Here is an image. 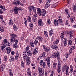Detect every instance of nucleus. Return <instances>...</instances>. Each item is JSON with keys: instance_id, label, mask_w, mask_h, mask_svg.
<instances>
[{"instance_id": "nucleus-15", "label": "nucleus", "mask_w": 76, "mask_h": 76, "mask_svg": "<svg viewBox=\"0 0 76 76\" xmlns=\"http://www.w3.org/2000/svg\"><path fill=\"white\" fill-rule=\"evenodd\" d=\"M61 39L62 40H63L64 38V33H61L60 36Z\"/></svg>"}, {"instance_id": "nucleus-52", "label": "nucleus", "mask_w": 76, "mask_h": 76, "mask_svg": "<svg viewBox=\"0 0 76 76\" xmlns=\"http://www.w3.org/2000/svg\"><path fill=\"white\" fill-rule=\"evenodd\" d=\"M19 58V56H16L15 58V60H18Z\"/></svg>"}, {"instance_id": "nucleus-63", "label": "nucleus", "mask_w": 76, "mask_h": 76, "mask_svg": "<svg viewBox=\"0 0 76 76\" xmlns=\"http://www.w3.org/2000/svg\"><path fill=\"white\" fill-rule=\"evenodd\" d=\"M42 55H43V57H45V53L43 52V53Z\"/></svg>"}, {"instance_id": "nucleus-19", "label": "nucleus", "mask_w": 76, "mask_h": 76, "mask_svg": "<svg viewBox=\"0 0 76 76\" xmlns=\"http://www.w3.org/2000/svg\"><path fill=\"white\" fill-rule=\"evenodd\" d=\"M28 75H29V76H31V70H30V68H28Z\"/></svg>"}, {"instance_id": "nucleus-27", "label": "nucleus", "mask_w": 76, "mask_h": 76, "mask_svg": "<svg viewBox=\"0 0 76 76\" xmlns=\"http://www.w3.org/2000/svg\"><path fill=\"white\" fill-rule=\"evenodd\" d=\"M56 66H57V63H54L53 64V69H56Z\"/></svg>"}, {"instance_id": "nucleus-18", "label": "nucleus", "mask_w": 76, "mask_h": 76, "mask_svg": "<svg viewBox=\"0 0 76 76\" xmlns=\"http://www.w3.org/2000/svg\"><path fill=\"white\" fill-rule=\"evenodd\" d=\"M11 36H12L11 37H13V38H15L17 37V35H16V34L13 33V34H11Z\"/></svg>"}, {"instance_id": "nucleus-38", "label": "nucleus", "mask_w": 76, "mask_h": 76, "mask_svg": "<svg viewBox=\"0 0 76 76\" xmlns=\"http://www.w3.org/2000/svg\"><path fill=\"white\" fill-rule=\"evenodd\" d=\"M5 47H6V45H4V46H1V50H4V49Z\"/></svg>"}, {"instance_id": "nucleus-39", "label": "nucleus", "mask_w": 76, "mask_h": 76, "mask_svg": "<svg viewBox=\"0 0 76 76\" xmlns=\"http://www.w3.org/2000/svg\"><path fill=\"white\" fill-rule=\"evenodd\" d=\"M11 51V48H9V50H8V51H7V54H10V53Z\"/></svg>"}, {"instance_id": "nucleus-48", "label": "nucleus", "mask_w": 76, "mask_h": 76, "mask_svg": "<svg viewBox=\"0 0 76 76\" xmlns=\"http://www.w3.org/2000/svg\"><path fill=\"white\" fill-rule=\"evenodd\" d=\"M0 8L2 9H3V10H5V8L4 7V8H3V6H2V5L0 6Z\"/></svg>"}, {"instance_id": "nucleus-51", "label": "nucleus", "mask_w": 76, "mask_h": 76, "mask_svg": "<svg viewBox=\"0 0 76 76\" xmlns=\"http://www.w3.org/2000/svg\"><path fill=\"white\" fill-rule=\"evenodd\" d=\"M33 16H34V18H37V15L36 12L34 13Z\"/></svg>"}, {"instance_id": "nucleus-35", "label": "nucleus", "mask_w": 76, "mask_h": 76, "mask_svg": "<svg viewBox=\"0 0 76 76\" xmlns=\"http://www.w3.org/2000/svg\"><path fill=\"white\" fill-rule=\"evenodd\" d=\"M13 48H18V45L17 44L15 43L13 44Z\"/></svg>"}, {"instance_id": "nucleus-32", "label": "nucleus", "mask_w": 76, "mask_h": 76, "mask_svg": "<svg viewBox=\"0 0 76 76\" xmlns=\"http://www.w3.org/2000/svg\"><path fill=\"white\" fill-rule=\"evenodd\" d=\"M50 4L46 3L45 6V9H47V8H48L49 6H50Z\"/></svg>"}, {"instance_id": "nucleus-26", "label": "nucleus", "mask_w": 76, "mask_h": 76, "mask_svg": "<svg viewBox=\"0 0 76 76\" xmlns=\"http://www.w3.org/2000/svg\"><path fill=\"white\" fill-rule=\"evenodd\" d=\"M27 20L28 22H31V18L29 16H28V18H27Z\"/></svg>"}, {"instance_id": "nucleus-10", "label": "nucleus", "mask_w": 76, "mask_h": 76, "mask_svg": "<svg viewBox=\"0 0 76 76\" xmlns=\"http://www.w3.org/2000/svg\"><path fill=\"white\" fill-rule=\"evenodd\" d=\"M51 47L53 49H54V50H57V48H58V47L56 45H52L51 46Z\"/></svg>"}, {"instance_id": "nucleus-57", "label": "nucleus", "mask_w": 76, "mask_h": 76, "mask_svg": "<svg viewBox=\"0 0 76 76\" xmlns=\"http://www.w3.org/2000/svg\"><path fill=\"white\" fill-rule=\"evenodd\" d=\"M66 25H69L68 20H66Z\"/></svg>"}, {"instance_id": "nucleus-20", "label": "nucleus", "mask_w": 76, "mask_h": 76, "mask_svg": "<svg viewBox=\"0 0 76 76\" xmlns=\"http://www.w3.org/2000/svg\"><path fill=\"white\" fill-rule=\"evenodd\" d=\"M37 38L39 39L40 41H41V42H42V41H44V39H43L42 37L41 36H38Z\"/></svg>"}, {"instance_id": "nucleus-46", "label": "nucleus", "mask_w": 76, "mask_h": 76, "mask_svg": "<svg viewBox=\"0 0 76 76\" xmlns=\"http://www.w3.org/2000/svg\"><path fill=\"white\" fill-rule=\"evenodd\" d=\"M1 68L3 69H4V68H5V65L4 64L2 65L1 66Z\"/></svg>"}, {"instance_id": "nucleus-12", "label": "nucleus", "mask_w": 76, "mask_h": 76, "mask_svg": "<svg viewBox=\"0 0 76 76\" xmlns=\"http://www.w3.org/2000/svg\"><path fill=\"white\" fill-rule=\"evenodd\" d=\"M42 15L43 16H44L46 14V10L45 9H42Z\"/></svg>"}, {"instance_id": "nucleus-13", "label": "nucleus", "mask_w": 76, "mask_h": 76, "mask_svg": "<svg viewBox=\"0 0 76 76\" xmlns=\"http://www.w3.org/2000/svg\"><path fill=\"white\" fill-rule=\"evenodd\" d=\"M73 37V33H72V31H70L69 32V37L70 38H72Z\"/></svg>"}, {"instance_id": "nucleus-21", "label": "nucleus", "mask_w": 76, "mask_h": 76, "mask_svg": "<svg viewBox=\"0 0 76 76\" xmlns=\"http://www.w3.org/2000/svg\"><path fill=\"white\" fill-rule=\"evenodd\" d=\"M10 41L11 42H14L15 41V38L12 37H11Z\"/></svg>"}, {"instance_id": "nucleus-25", "label": "nucleus", "mask_w": 76, "mask_h": 76, "mask_svg": "<svg viewBox=\"0 0 76 76\" xmlns=\"http://www.w3.org/2000/svg\"><path fill=\"white\" fill-rule=\"evenodd\" d=\"M24 24L26 26H27V20H26V18H24Z\"/></svg>"}, {"instance_id": "nucleus-30", "label": "nucleus", "mask_w": 76, "mask_h": 76, "mask_svg": "<svg viewBox=\"0 0 76 76\" xmlns=\"http://www.w3.org/2000/svg\"><path fill=\"white\" fill-rule=\"evenodd\" d=\"M9 24L11 25H13V21L10 20L9 21Z\"/></svg>"}, {"instance_id": "nucleus-7", "label": "nucleus", "mask_w": 76, "mask_h": 76, "mask_svg": "<svg viewBox=\"0 0 76 76\" xmlns=\"http://www.w3.org/2000/svg\"><path fill=\"white\" fill-rule=\"evenodd\" d=\"M12 3L13 4H14V5H16V6H17L18 4V5H21V4H22L21 2L18 0H17L16 2H13Z\"/></svg>"}, {"instance_id": "nucleus-1", "label": "nucleus", "mask_w": 76, "mask_h": 76, "mask_svg": "<svg viewBox=\"0 0 76 76\" xmlns=\"http://www.w3.org/2000/svg\"><path fill=\"white\" fill-rule=\"evenodd\" d=\"M59 54V52H57V53L54 54L53 56H51L50 57L46 59V61H47V64L49 67H50V58H51V57L52 58H56V57L59 58L60 57Z\"/></svg>"}, {"instance_id": "nucleus-24", "label": "nucleus", "mask_w": 76, "mask_h": 76, "mask_svg": "<svg viewBox=\"0 0 76 76\" xmlns=\"http://www.w3.org/2000/svg\"><path fill=\"white\" fill-rule=\"evenodd\" d=\"M13 26V29L15 31H16L18 29V28L15 25H14Z\"/></svg>"}, {"instance_id": "nucleus-9", "label": "nucleus", "mask_w": 76, "mask_h": 76, "mask_svg": "<svg viewBox=\"0 0 76 76\" xmlns=\"http://www.w3.org/2000/svg\"><path fill=\"white\" fill-rule=\"evenodd\" d=\"M37 12L38 15L39 16H41V15H42V14H41V10L40 8H38L37 10Z\"/></svg>"}, {"instance_id": "nucleus-62", "label": "nucleus", "mask_w": 76, "mask_h": 76, "mask_svg": "<svg viewBox=\"0 0 76 76\" xmlns=\"http://www.w3.org/2000/svg\"><path fill=\"white\" fill-rule=\"evenodd\" d=\"M3 13V11L1 9L0 10V14H2Z\"/></svg>"}, {"instance_id": "nucleus-2", "label": "nucleus", "mask_w": 76, "mask_h": 76, "mask_svg": "<svg viewBox=\"0 0 76 76\" xmlns=\"http://www.w3.org/2000/svg\"><path fill=\"white\" fill-rule=\"evenodd\" d=\"M38 71L39 72V75L40 76H44V69L42 68H41L39 66H38Z\"/></svg>"}, {"instance_id": "nucleus-31", "label": "nucleus", "mask_w": 76, "mask_h": 76, "mask_svg": "<svg viewBox=\"0 0 76 76\" xmlns=\"http://www.w3.org/2000/svg\"><path fill=\"white\" fill-rule=\"evenodd\" d=\"M44 34L45 37H48V34H47V31H44Z\"/></svg>"}, {"instance_id": "nucleus-36", "label": "nucleus", "mask_w": 76, "mask_h": 76, "mask_svg": "<svg viewBox=\"0 0 76 76\" xmlns=\"http://www.w3.org/2000/svg\"><path fill=\"white\" fill-rule=\"evenodd\" d=\"M38 42V39H36L34 41V44L35 45H37Z\"/></svg>"}, {"instance_id": "nucleus-54", "label": "nucleus", "mask_w": 76, "mask_h": 76, "mask_svg": "<svg viewBox=\"0 0 76 76\" xmlns=\"http://www.w3.org/2000/svg\"><path fill=\"white\" fill-rule=\"evenodd\" d=\"M4 60L5 61L7 60V56H5L4 58Z\"/></svg>"}, {"instance_id": "nucleus-17", "label": "nucleus", "mask_w": 76, "mask_h": 76, "mask_svg": "<svg viewBox=\"0 0 76 76\" xmlns=\"http://www.w3.org/2000/svg\"><path fill=\"white\" fill-rule=\"evenodd\" d=\"M27 55L29 56H31L32 55V52L31 50H28L27 51Z\"/></svg>"}, {"instance_id": "nucleus-6", "label": "nucleus", "mask_w": 76, "mask_h": 76, "mask_svg": "<svg viewBox=\"0 0 76 76\" xmlns=\"http://www.w3.org/2000/svg\"><path fill=\"white\" fill-rule=\"evenodd\" d=\"M14 10L15 13V14H18V11L19 10H22V9H20V8L19 7V8H18V7H15L14 8Z\"/></svg>"}, {"instance_id": "nucleus-8", "label": "nucleus", "mask_w": 76, "mask_h": 76, "mask_svg": "<svg viewBox=\"0 0 76 76\" xmlns=\"http://www.w3.org/2000/svg\"><path fill=\"white\" fill-rule=\"evenodd\" d=\"M75 48V46H71L70 49L69 50V54H72V52H73V50Z\"/></svg>"}, {"instance_id": "nucleus-34", "label": "nucleus", "mask_w": 76, "mask_h": 76, "mask_svg": "<svg viewBox=\"0 0 76 76\" xmlns=\"http://www.w3.org/2000/svg\"><path fill=\"white\" fill-rule=\"evenodd\" d=\"M21 67L23 68L24 67V62L23 61H22L21 63Z\"/></svg>"}, {"instance_id": "nucleus-29", "label": "nucleus", "mask_w": 76, "mask_h": 76, "mask_svg": "<svg viewBox=\"0 0 76 76\" xmlns=\"http://www.w3.org/2000/svg\"><path fill=\"white\" fill-rule=\"evenodd\" d=\"M67 40H64V46H66V45H67Z\"/></svg>"}, {"instance_id": "nucleus-50", "label": "nucleus", "mask_w": 76, "mask_h": 76, "mask_svg": "<svg viewBox=\"0 0 76 76\" xmlns=\"http://www.w3.org/2000/svg\"><path fill=\"white\" fill-rule=\"evenodd\" d=\"M56 6V4H53L51 6V7L52 8H54Z\"/></svg>"}, {"instance_id": "nucleus-43", "label": "nucleus", "mask_w": 76, "mask_h": 76, "mask_svg": "<svg viewBox=\"0 0 76 76\" xmlns=\"http://www.w3.org/2000/svg\"><path fill=\"white\" fill-rule=\"evenodd\" d=\"M30 44L31 45L32 47H34V43L32 42H30Z\"/></svg>"}, {"instance_id": "nucleus-56", "label": "nucleus", "mask_w": 76, "mask_h": 76, "mask_svg": "<svg viewBox=\"0 0 76 76\" xmlns=\"http://www.w3.org/2000/svg\"><path fill=\"white\" fill-rule=\"evenodd\" d=\"M0 19L1 20H3V16L1 15H0Z\"/></svg>"}, {"instance_id": "nucleus-33", "label": "nucleus", "mask_w": 76, "mask_h": 76, "mask_svg": "<svg viewBox=\"0 0 76 76\" xmlns=\"http://www.w3.org/2000/svg\"><path fill=\"white\" fill-rule=\"evenodd\" d=\"M58 21L60 23H61V25L63 24V20H62V19H58Z\"/></svg>"}, {"instance_id": "nucleus-4", "label": "nucleus", "mask_w": 76, "mask_h": 76, "mask_svg": "<svg viewBox=\"0 0 76 76\" xmlns=\"http://www.w3.org/2000/svg\"><path fill=\"white\" fill-rule=\"evenodd\" d=\"M29 11L30 12H32V10L34 12H36V9L34 6H31L28 7Z\"/></svg>"}, {"instance_id": "nucleus-44", "label": "nucleus", "mask_w": 76, "mask_h": 76, "mask_svg": "<svg viewBox=\"0 0 76 76\" xmlns=\"http://www.w3.org/2000/svg\"><path fill=\"white\" fill-rule=\"evenodd\" d=\"M23 58L24 59H25L26 58V57H27V55H23Z\"/></svg>"}, {"instance_id": "nucleus-53", "label": "nucleus", "mask_w": 76, "mask_h": 76, "mask_svg": "<svg viewBox=\"0 0 76 76\" xmlns=\"http://www.w3.org/2000/svg\"><path fill=\"white\" fill-rule=\"evenodd\" d=\"M37 53V50L36 49L34 50V52H33V54H35Z\"/></svg>"}, {"instance_id": "nucleus-3", "label": "nucleus", "mask_w": 76, "mask_h": 76, "mask_svg": "<svg viewBox=\"0 0 76 76\" xmlns=\"http://www.w3.org/2000/svg\"><path fill=\"white\" fill-rule=\"evenodd\" d=\"M58 68L57 69V72L59 73L61 72V66H60V61H58Z\"/></svg>"}, {"instance_id": "nucleus-45", "label": "nucleus", "mask_w": 76, "mask_h": 76, "mask_svg": "<svg viewBox=\"0 0 76 76\" xmlns=\"http://www.w3.org/2000/svg\"><path fill=\"white\" fill-rule=\"evenodd\" d=\"M59 42V40L57 39L56 41L55 42V44H58Z\"/></svg>"}, {"instance_id": "nucleus-60", "label": "nucleus", "mask_w": 76, "mask_h": 76, "mask_svg": "<svg viewBox=\"0 0 76 76\" xmlns=\"http://www.w3.org/2000/svg\"><path fill=\"white\" fill-rule=\"evenodd\" d=\"M18 40L17 39H15V44H18Z\"/></svg>"}, {"instance_id": "nucleus-16", "label": "nucleus", "mask_w": 76, "mask_h": 76, "mask_svg": "<svg viewBox=\"0 0 76 76\" xmlns=\"http://www.w3.org/2000/svg\"><path fill=\"white\" fill-rule=\"evenodd\" d=\"M38 23L39 26H41L42 23V20H39L38 21Z\"/></svg>"}, {"instance_id": "nucleus-5", "label": "nucleus", "mask_w": 76, "mask_h": 76, "mask_svg": "<svg viewBox=\"0 0 76 76\" xmlns=\"http://www.w3.org/2000/svg\"><path fill=\"white\" fill-rule=\"evenodd\" d=\"M2 44H3V45H6V44L8 46H10V43H9V42H7V40L5 39L3 41Z\"/></svg>"}, {"instance_id": "nucleus-55", "label": "nucleus", "mask_w": 76, "mask_h": 76, "mask_svg": "<svg viewBox=\"0 0 76 76\" xmlns=\"http://www.w3.org/2000/svg\"><path fill=\"white\" fill-rule=\"evenodd\" d=\"M10 58L11 59V60H12V61H14V59L13 57L12 56H10Z\"/></svg>"}, {"instance_id": "nucleus-37", "label": "nucleus", "mask_w": 76, "mask_h": 76, "mask_svg": "<svg viewBox=\"0 0 76 76\" xmlns=\"http://www.w3.org/2000/svg\"><path fill=\"white\" fill-rule=\"evenodd\" d=\"M0 31L2 32H3L4 31V28L2 27H0Z\"/></svg>"}, {"instance_id": "nucleus-11", "label": "nucleus", "mask_w": 76, "mask_h": 76, "mask_svg": "<svg viewBox=\"0 0 76 76\" xmlns=\"http://www.w3.org/2000/svg\"><path fill=\"white\" fill-rule=\"evenodd\" d=\"M54 24L55 25H58V20L55 19L54 20Z\"/></svg>"}, {"instance_id": "nucleus-58", "label": "nucleus", "mask_w": 76, "mask_h": 76, "mask_svg": "<svg viewBox=\"0 0 76 76\" xmlns=\"http://www.w3.org/2000/svg\"><path fill=\"white\" fill-rule=\"evenodd\" d=\"M29 50V48L28 47L26 48V51H28Z\"/></svg>"}, {"instance_id": "nucleus-22", "label": "nucleus", "mask_w": 76, "mask_h": 76, "mask_svg": "<svg viewBox=\"0 0 76 76\" xmlns=\"http://www.w3.org/2000/svg\"><path fill=\"white\" fill-rule=\"evenodd\" d=\"M68 45H72V42L70 40H68Z\"/></svg>"}, {"instance_id": "nucleus-59", "label": "nucleus", "mask_w": 76, "mask_h": 76, "mask_svg": "<svg viewBox=\"0 0 76 76\" xmlns=\"http://www.w3.org/2000/svg\"><path fill=\"white\" fill-rule=\"evenodd\" d=\"M26 55V52L25 51H24L23 53V55Z\"/></svg>"}, {"instance_id": "nucleus-41", "label": "nucleus", "mask_w": 76, "mask_h": 76, "mask_svg": "<svg viewBox=\"0 0 76 76\" xmlns=\"http://www.w3.org/2000/svg\"><path fill=\"white\" fill-rule=\"evenodd\" d=\"M46 66V64H45V62H43V67L44 68H45Z\"/></svg>"}, {"instance_id": "nucleus-64", "label": "nucleus", "mask_w": 76, "mask_h": 76, "mask_svg": "<svg viewBox=\"0 0 76 76\" xmlns=\"http://www.w3.org/2000/svg\"><path fill=\"white\" fill-rule=\"evenodd\" d=\"M72 26L73 28H76V24L73 25Z\"/></svg>"}, {"instance_id": "nucleus-28", "label": "nucleus", "mask_w": 76, "mask_h": 76, "mask_svg": "<svg viewBox=\"0 0 76 76\" xmlns=\"http://www.w3.org/2000/svg\"><path fill=\"white\" fill-rule=\"evenodd\" d=\"M49 35L50 36H51L52 35H53V31L52 30H50L49 32Z\"/></svg>"}, {"instance_id": "nucleus-61", "label": "nucleus", "mask_w": 76, "mask_h": 76, "mask_svg": "<svg viewBox=\"0 0 76 76\" xmlns=\"http://www.w3.org/2000/svg\"><path fill=\"white\" fill-rule=\"evenodd\" d=\"M32 20L33 22H36V21H37V19H36L35 18H33V19Z\"/></svg>"}, {"instance_id": "nucleus-47", "label": "nucleus", "mask_w": 76, "mask_h": 76, "mask_svg": "<svg viewBox=\"0 0 76 76\" xmlns=\"http://www.w3.org/2000/svg\"><path fill=\"white\" fill-rule=\"evenodd\" d=\"M44 50H45V51H48V49L46 47H44Z\"/></svg>"}, {"instance_id": "nucleus-14", "label": "nucleus", "mask_w": 76, "mask_h": 76, "mask_svg": "<svg viewBox=\"0 0 76 76\" xmlns=\"http://www.w3.org/2000/svg\"><path fill=\"white\" fill-rule=\"evenodd\" d=\"M70 19L71 22H74V21H75V18L73 16H72L70 17Z\"/></svg>"}, {"instance_id": "nucleus-40", "label": "nucleus", "mask_w": 76, "mask_h": 76, "mask_svg": "<svg viewBox=\"0 0 76 76\" xmlns=\"http://www.w3.org/2000/svg\"><path fill=\"white\" fill-rule=\"evenodd\" d=\"M30 58L29 56H27L26 58V61H30Z\"/></svg>"}, {"instance_id": "nucleus-49", "label": "nucleus", "mask_w": 76, "mask_h": 76, "mask_svg": "<svg viewBox=\"0 0 76 76\" xmlns=\"http://www.w3.org/2000/svg\"><path fill=\"white\" fill-rule=\"evenodd\" d=\"M76 4H75L74 6V7L73 8V10H74V11L76 10Z\"/></svg>"}, {"instance_id": "nucleus-42", "label": "nucleus", "mask_w": 76, "mask_h": 76, "mask_svg": "<svg viewBox=\"0 0 76 76\" xmlns=\"http://www.w3.org/2000/svg\"><path fill=\"white\" fill-rule=\"evenodd\" d=\"M47 22L48 24H50L51 23V21H50V19H48Z\"/></svg>"}, {"instance_id": "nucleus-23", "label": "nucleus", "mask_w": 76, "mask_h": 76, "mask_svg": "<svg viewBox=\"0 0 76 76\" xmlns=\"http://www.w3.org/2000/svg\"><path fill=\"white\" fill-rule=\"evenodd\" d=\"M9 73L10 76H13V72L12 71V69H10L9 70Z\"/></svg>"}]
</instances>
